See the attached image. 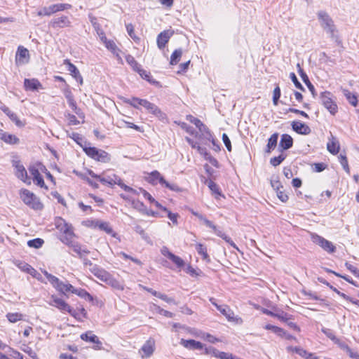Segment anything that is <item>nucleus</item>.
<instances>
[{"label":"nucleus","mask_w":359,"mask_h":359,"mask_svg":"<svg viewBox=\"0 0 359 359\" xmlns=\"http://www.w3.org/2000/svg\"><path fill=\"white\" fill-rule=\"evenodd\" d=\"M154 296L166 302L167 303L177 304V302L173 298L168 297L166 294L159 293H154Z\"/></svg>","instance_id":"nucleus-52"},{"label":"nucleus","mask_w":359,"mask_h":359,"mask_svg":"<svg viewBox=\"0 0 359 359\" xmlns=\"http://www.w3.org/2000/svg\"><path fill=\"white\" fill-rule=\"evenodd\" d=\"M83 151L89 157L94 159L96 155L97 154L98 149H97L96 147H86L83 148Z\"/></svg>","instance_id":"nucleus-51"},{"label":"nucleus","mask_w":359,"mask_h":359,"mask_svg":"<svg viewBox=\"0 0 359 359\" xmlns=\"http://www.w3.org/2000/svg\"><path fill=\"white\" fill-rule=\"evenodd\" d=\"M180 344L182 345L184 348L190 350H201L204 348L203 344L194 339H182L180 341Z\"/></svg>","instance_id":"nucleus-12"},{"label":"nucleus","mask_w":359,"mask_h":359,"mask_svg":"<svg viewBox=\"0 0 359 359\" xmlns=\"http://www.w3.org/2000/svg\"><path fill=\"white\" fill-rule=\"evenodd\" d=\"M196 250L197 252L202 256L203 260H210L209 255L207 253L206 247L204 245L201 243H197L196 245Z\"/></svg>","instance_id":"nucleus-39"},{"label":"nucleus","mask_w":359,"mask_h":359,"mask_svg":"<svg viewBox=\"0 0 359 359\" xmlns=\"http://www.w3.org/2000/svg\"><path fill=\"white\" fill-rule=\"evenodd\" d=\"M318 18L323 29L334 37L335 26L330 16L326 12L320 11L318 13Z\"/></svg>","instance_id":"nucleus-3"},{"label":"nucleus","mask_w":359,"mask_h":359,"mask_svg":"<svg viewBox=\"0 0 359 359\" xmlns=\"http://www.w3.org/2000/svg\"><path fill=\"white\" fill-rule=\"evenodd\" d=\"M299 75H300L301 78L302 79L303 81L307 86L308 88L309 89V90L311 91L312 95L313 96H315L316 95L315 88H314L313 85L310 82L307 74L301 68H299Z\"/></svg>","instance_id":"nucleus-29"},{"label":"nucleus","mask_w":359,"mask_h":359,"mask_svg":"<svg viewBox=\"0 0 359 359\" xmlns=\"http://www.w3.org/2000/svg\"><path fill=\"white\" fill-rule=\"evenodd\" d=\"M6 317L9 322L16 323L22 319V315L19 313H8Z\"/></svg>","instance_id":"nucleus-50"},{"label":"nucleus","mask_w":359,"mask_h":359,"mask_svg":"<svg viewBox=\"0 0 359 359\" xmlns=\"http://www.w3.org/2000/svg\"><path fill=\"white\" fill-rule=\"evenodd\" d=\"M29 172L31 175L33 177L34 182L40 187H46L47 189V187L45 184L44 180L41 175L39 169L34 166H30L29 168Z\"/></svg>","instance_id":"nucleus-13"},{"label":"nucleus","mask_w":359,"mask_h":359,"mask_svg":"<svg viewBox=\"0 0 359 359\" xmlns=\"http://www.w3.org/2000/svg\"><path fill=\"white\" fill-rule=\"evenodd\" d=\"M147 181L154 185L156 184L158 182L162 185L163 183H165L164 177L161 175V173L154 170L152 171L147 177Z\"/></svg>","instance_id":"nucleus-22"},{"label":"nucleus","mask_w":359,"mask_h":359,"mask_svg":"<svg viewBox=\"0 0 359 359\" xmlns=\"http://www.w3.org/2000/svg\"><path fill=\"white\" fill-rule=\"evenodd\" d=\"M71 21L65 15L53 18L49 22V27L53 29H60L71 27Z\"/></svg>","instance_id":"nucleus-8"},{"label":"nucleus","mask_w":359,"mask_h":359,"mask_svg":"<svg viewBox=\"0 0 359 359\" xmlns=\"http://www.w3.org/2000/svg\"><path fill=\"white\" fill-rule=\"evenodd\" d=\"M51 305L57 308L61 311H68L70 309V306L66 303L63 299L58 298V297H53V302L51 303Z\"/></svg>","instance_id":"nucleus-24"},{"label":"nucleus","mask_w":359,"mask_h":359,"mask_svg":"<svg viewBox=\"0 0 359 359\" xmlns=\"http://www.w3.org/2000/svg\"><path fill=\"white\" fill-rule=\"evenodd\" d=\"M136 72L139 73V74L140 75V76L142 79H146L147 81H148L149 82H151V76H150V73L149 72H148L146 70L142 69L141 67L140 69H138Z\"/></svg>","instance_id":"nucleus-60"},{"label":"nucleus","mask_w":359,"mask_h":359,"mask_svg":"<svg viewBox=\"0 0 359 359\" xmlns=\"http://www.w3.org/2000/svg\"><path fill=\"white\" fill-rule=\"evenodd\" d=\"M17 266L22 271L29 273L34 278H37L36 276L39 274L38 272L29 264L24 262H19V263L17 264Z\"/></svg>","instance_id":"nucleus-25"},{"label":"nucleus","mask_w":359,"mask_h":359,"mask_svg":"<svg viewBox=\"0 0 359 359\" xmlns=\"http://www.w3.org/2000/svg\"><path fill=\"white\" fill-rule=\"evenodd\" d=\"M101 230L104 231L106 233L111 234L113 232L111 227L107 222H100L98 225Z\"/></svg>","instance_id":"nucleus-62"},{"label":"nucleus","mask_w":359,"mask_h":359,"mask_svg":"<svg viewBox=\"0 0 359 359\" xmlns=\"http://www.w3.org/2000/svg\"><path fill=\"white\" fill-rule=\"evenodd\" d=\"M126 60L135 72L141 67L140 65H139L135 59L130 55L126 57Z\"/></svg>","instance_id":"nucleus-48"},{"label":"nucleus","mask_w":359,"mask_h":359,"mask_svg":"<svg viewBox=\"0 0 359 359\" xmlns=\"http://www.w3.org/2000/svg\"><path fill=\"white\" fill-rule=\"evenodd\" d=\"M134 230L137 233L141 236L143 240H144L148 243H151V239L149 236L147 235V233L144 231V230L140 225L135 224L134 226Z\"/></svg>","instance_id":"nucleus-41"},{"label":"nucleus","mask_w":359,"mask_h":359,"mask_svg":"<svg viewBox=\"0 0 359 359\" xmlns=\"http://www.w3.org/2000/svg\"><path fill=\"white\" fill-rule=\"evenodd\" d=\"M72 8V5L69 4H56L49 6H46L38 11L37 15L39 16H50L59 11H62Z\"/></svg>","instance_id":"nucleus-4"},{"label":"nucleus","mask_w":359,"mask_h":359,"mask_svg":"<svg viewBox=\"0 0 359 359\" xmlns=\"http://www.w3.org/2000/svg\"><path fill=\"white\" fill-rule=\"evenodd\" d=\"M114 178V174L107 175L105 173H102L100 175V182L104 185L112 187L114 185V182L113 181Z\"/></svg>","instance_id":"nucleus-32"},{"label":"nucleus","mask_w":359,"mask_h":359,"mask_svg":"<svg viewBox=\"0 0 359 359\" xmlns=\"http://www.w3.org/2000/svg\"><path fill=\"white\" fill-rule=\"evenodd\" d=\"M22 351L27 353L32 359H38L36 353L31 347L25 346Z\"/></svg>","instance_id":"nucleus-61"},{"label":"nucleus","mask_w":359,"mask_h":359,"mask_svg":"<svg viewBox=\"0 0 359 359\" xmlns=\"http://www.w3.org/2000/svg\"><path fill=\"white\" fill-rule=\"evenodd\" d=\"M20 196L22 201L29 208L35 210H41L43 205L41 203L39 198L28 189H22L20 190Z\"/></svg>","instance_id":"nucleus-1"},{"label":"nucleus","mask_w":359,"mask_h":359,"mask_svg":"<svg viewBox=\"0 0 359 359\" xmlns=\"http://www.w3.org/2000/svg\"><path fill=\"white\" fill-rule=\"evenodd\" d=\"M182 48L176 49L171 55L170 56V65H177L179 61L180 60V58L182 55Z\"/></svg>","instance_id":"nucleus-36"},{"label":"nucleus","mask_w":359,"mask_h":359,"mask_svg":"<svg viewBox=\"0 0 359 359\" xmlns=\"http://www.w3.org/2000/svg\"><path fill=\"white\" fill-rule=\"evenodd\" d=\"M292 128L297 133L301 135H309L311 131L309 126L297 121L292 123Z\"/></svg>","instance_id":"nucleus-16"},{"label":"nucleus","mask_w":359,"mask_h":359,"mask_svg":"<svg viewBox=\"0 0 359 359\" xmlns=\"http://www.w3.org/2000/svg\"><path fill=\"white\" fill-rule=\"evenodd\" d=\"M197 150L201 155L203 156L206 159L209 158L210 162L213 165L216 166V164L217 163V160L211 157L210 154L207 151L206 148L201 146H197Z\"/></svg>","instance_id":"nucleus-35"},{"label":"nucleus","mask_w":359,"mask_h":359,"mask_svg":"<svg viewBox=\"0 0 359 359\" xmlns=\"http://www.w3.org/2000/svg\"><path fill=\"white\" fill-rule=\"evenodd\" d=\"M29 57L28 50L22 46H19L15 56L16 62L20 65L25 64L28 62Z\"/></svg>","instance_id":"nucleus-15"},{"label":"nucleus","mask_w":359,"mask_h":359,"mask_svg":"<svg viewBox=\"0 0 359 359\" xmlns=\"http://www.w3.org/2000/svg\"><path fill=\"white\" fill-rule=\"evenodd\" d=\"M343 94L351 105L354 107L357 106L358 99L355 94L351 93L346 89H343Z\"/></svg>","instance_id":"nucleus-34"},{"label":"nucleus","mask_w":359,"mask_h":359,"mask_svg":"<svg viewBox=\"0 0 359 359\" xmlns=\"http://www.w3.org/2000/svg\"><path fill=\"white\" fill-rule=\"evenodd\" d=\"M169 259L171 260L179 269H182L185 265L184 261L181 257L174 255L173 253L169 257Z\"/></svg>","instance_id":"nucleus-44"},{"label":"nucleus","mask_w":359,"mask_h":359,"mask_svg":"<svg viewBox=\"0 0 359 359\" xmlns=\"http://www.w3.org/2000/svg\"><path fill=\"white\" fill-rule=\"evenodd\" d=\"M290 78L291 79L292 81L293 82L295 87L299 90H304V88L302 85V83L299 81L298 79L297 78L294 72H291L290 74Z\"/></svg>","instance_id":"nucleus-54"},{"label":"nucleus","mask_w":359,"mask_h":359,"mask_svg":"<svg viewBox=\"0 0 359 359\" xmlns=\"http://www.w3.org/2000/svg\"><path fill=\"white\" fill-rule=\"evenodd\" d=\"M13 166L15 167L16 177L23 181L25 183L30 184V181H28L27 172L24 165L20 163V161H13Z\"/></svg>","instance_id":"nucleus-9"},{"label":"nucleus","mask_w":359,"mask_h":359,"mask_svg":"<svg viewBox=\"0 0 359 359\" xmlns=\"http://www.w3.org/2000/svg\"><path fill=\"white\" fill-rule=\"evenodd\" d=\"M200 220L202 221L206 226L212 229L219 237L222 238L223 240H224L226 243H229L233 248H237L235 243L231 239V238L227 236L222 231L219 230L211 221L208 220L204 216H203L202 219H201Z\"/></svg>","instance_id":"nucleus-7"},{"label":"nucleus","mask_w":359,"mask_h":359,"mask_svg":"<svg viewBox=\"0 0 359 359\" xmlns=\"http://www.w3.org/2000/svg\"><path fill=\"white\" fill-rule=\"evenodd\" d=\"M271 185L275 189V185L272 183L271 181ZM283 187L281 186L280 188L279 187H276V193L277 197L282 201V202H286L288 200V196L284 192V191L282 190Z\"/></svg>","instance_id":"nucleus-40"},{"label":"nucleus","mask_w":359,"mask_h":359,"mask_svg":"<svg viewBox=\"0 0 359 359\" xmlns=\"http://www.w3.org/2000/svg\"><path fill=\"white\" fill-rule=\"evenodd\" d=\"M271 316L276 317L278 320L285 323L287 322L292 317L291 315L280 310H276L273 307L272 308L271 306Z\"/></svg>","instance_id":"nucleus-23"},{"label":"nucleus","mask_w":359,"mask_h":359,"mask_svg":"<svg viewBox=\"0 0 359 359\" xmlns=\"http://www.w3.org/2000/svg\"><path fill=\"white\" fill-rule=\"evenodd\" d=\"M43 243L44 241L43 239L37 238L28 241L27 245L30 248L38 249L43 245Z\"/></svg>","instance_id":"nucleus-46"},{"label":"nucleus","mask_w":359,"mask_h":359,"mask_svg":"<svg viewBox=\"0 0 359 359\" xmlns=\"http://www.w3.org/2000/svg\"><path fill=\"white\" fill-rule=\"evenodd\" d=\"M217 309L226 316L229 320L233 319V313L227 305L217 306Z\"/></svg>","instance_id":"nucleus-31"},{"label":"nucleus","mask_w":359,"mask_h":359,"mask_svg":"<svg viewBox=\"0 0 359 359\" xmlns=\"http://www.w3.org/2000/svg\"><path fill=\"white\" fill-rule=\"evenodd\" d=\"M286 155L281 154L277 157L272 158H271V164L274 166L278 165L283 161Z\"/></svg>","instance_id":"nucleus-57"},{"label":"nucleus","mask_w":359,"mask_h":359,"mask_svg":"<svg viewBox=\"0 0 359 359\" xmlns=\"http://www.w3.org/2000/svg\"><path fill=\"white\" fill-rule=\"evenodd\" d=\"M208 186L209 189L211 190V191L213 194L217 195L215 196L216 198H218L217 196H223L224 197V196L222 194V193L220 191L219 186L216 183H215L213 181L210 180L208 182Z\"/></svg>","instance_id":"nucleus-43"},{"label":"nucleus","mask_w":359,"mask_h":359,"mask_svg":"<svg viewBox=\"0 0 359 359\" xmlns=\"http://www.w3.org/2000/svg\"><path fill=\"white\" fill-rule=\"evenodd\" d=\"M65 64L67 65L68 66V71L70 72L71 75L80 83V84L83 83V78L77 69V67L70 62L69 60H65Z\"/></svg>","instance_id":"nucleus-19"},{"label":"nucleus","mask_w":359,"mask_h":359,"mask_svg":"<svg viewBox=\"0 0 359 359\" xmlns=\"http://www.w3.org/2000/svg\"><path fill=\"white\" fill-rule=\"evenodd\" d=\"M148 111L161 118H164L165 114L161 111V110L154 104L151 103L148 108Z\"/></svg>","instance_id":"nucleus-38"},{"label":"nucleus","mask_w":359,"mask_h":359,"mask_svg":"<svg viewBox=\"0 0 359 359\" xmlns=\"http://www.w3.org/2000/svg\"><path fill=\"white\" fill-rule=\"evenodd\" d=\"M154 306L155 307L156 311L161 315H163L167 318H172L174 316V314L172 313L164 310L163 309H161L160 306L156 304H154Z\"/></svg>","instance_id":"nucleus-56"},{"label":"nucleus","mask_w":359,"mask_h":359,"mask_svg":"<svg viewBox=\"0 0 359 359\" xmlns=\"http://www.w3.org/2000/svg\"><path fill=\"white\" fill-rule=\"evenodd\" d=\"M162 186H164L166 188H168L172 191H177V192L181 191V189L177 184H170L165 180V183H163Z\"/></svg>","instance_id":"nucleus-63"},{"label":"nucleus","mask_w":359,"mask_h":359,"mask_svg":"<svg viewBox=\"0 0 359 359\" xmlns=\"http://www.w3.org/2000/svg\"><path fill=\"white\" fill-rule=\"evenodd\" d=\"M91 273L101 281L105 283L110 273L99 266H93Z\"/></svg>","instance_id":"nucleus-20"},{"label":"nucleus","mask_w":359,"mask_h":359,"mask_svg":"<svg viewBox=\"0 0 359 359\" xmlns=\"http://www.w3.org/2000/svg\"><path fill=\"white\" fill-rule=\"evenodd\" d=\"M113 181L114 182V185L115 184L118 185L119 187H121L126 191L133 192V193L135 191L133 188H131V187L126 185L125 184H123L122 182L121 179L119 177H118L116 175H115V174H114V178L113 179Z\"/></svg>","instance_id":"nucleus-42"},{"label":"nucleus","mask_w":359,"mask_h":359,"mask_svg":"<svg viewBox=\"0 0 359 359\" xmlns=\"http://www.w3.org/2000/svg\"><path fill=\"white\" fill-rule=\"evenodd\" d=\"M105 46L111 52L116 55V56H118V52L120 51L119 49L117 48L116 43L113 41H105Z\"/></svg>","instance_id":"nucleus-45"},{"label":"nucleus","mask_w":359,"mask_h":359,"mask_svg":"<svg viewBox=\"0 0 359 359\" xmlns=\"http://www.w3.org/2000/svg\"><path fill=\"white\" fill-rule=\"evenodd\" d=\"M72 293L76 294H77L78 296H79V297H81L82 298L88 299L90 301L93 300L92 296L87 291H86L83 289H81V288H80V289H75L74 288V290H72Z\"/></svg>","instance_id":"nucleus-47"},{"label":"nucleus","mask_w":359,"mask_h":359,"mask_svg":"<svg viewBox=\"0 0 359 359\" xmlns=\"http://www.w3.org/2000/svg\"><path fill=\"white\" fill-rule=\"evenodd\" d=\"M172 34L173 32L170 30H165L161 32L156 40L158 48L161 50L163 49Z\"/></svg>","instance_id":"nucleus-11"},{"label":"nucleus","mask_w":359,"mask_h":359,"mask_svg":"<svg viewBox=\"0 0 359 359\" xmlns=\"http://www.w3.org/2000/svg\"><path fill=\"white\" fill-rule=\"evenodd\" d=\"M69 248H72L75 253H76L79 258H83L84 255H87L90 253L89 250H88L86 248H82L81 245L76 241Z\"/></svg>","instance_id":"nucleus-26"},{"label":"nucleus","mask_w":359,"mask_h":359,"mask_svg":"<svg viewBox=\"0 0 359 359\" xmlns=\"http://www.w3.org/2000/svg\"><path fill=\"white\" fill-rule=\"evenodd\" d=\"M318 280L324 284V285H326L327 286H328L332 290H333L334 292H335L338 295H339L340 297H341L343 299H348V296L346 295V294L343 293V292H341L340 291H339L336 287H333L332 285H331L325 279H324L322 277H318Z\"/></svg>","instance_id":"nucleus-37"},{"label":"nucleus","mask_w":359,"mask_h":359,"mask_svg":"<svg viewBox=\"0 0 359 359\" xmlns=\"http://www.w3.org/2000/svg\"><path fill=\"white\" fill-rule=\"evenodd\" d=\"M126 30L128 35L135 41H139L140 39L135 35L134 27L132 24L126 25Z\"/></svg>","instance_id":"nucleus-58"},{"label":"nucleus","mask_w":359,"mask_h":359,"mask_svg":"<svg viewBox=\"0 0 359 359\" xmlns=\"http://www.w3.org/2000/svg\"><path fill=\"white\" fill-rule=\"evenodd\" d=\"M340 159V163L342 165L344 170L348 173H350V168L348 164V160L347 158L345 156H343L342 154H340L339 156Z\"/></svg>","instance_id":"nucleus-55"},{"label":"nucleus","mask_w":359,"mask_h":359,"mask_svg":"<svg viewBox=\"0 0 359 359\" xmlns=\"http://www.w3.org/2000/svg\"><path fill=\"white\" fill-rule=\"evenodd\" d=\"M0 140L8 144H18L20 142V140L18 137L14 135L9 134L4 132L3 130H0Z\"/></svg>","instance_id":"nucleus-18"},{"label":"nucleus","mask_w":359,"mask_h":359,"mask_svg":"<svg viewBox=\"0 0 359 359\" xmlns=\"http://www.w3.org/2000/svg\"><path fill=\"white\" fill-rule=\"evenodd\" d=\"M43 273L51 283V285L59 292L65 294L67 292H71L74 290V287L69 283H65L59 280L56 276L49 273L46 271H43Z\"/></svg>","instance_id":"nucleus-2"},{"label":"nucleus","mask_w":359,"mask_h":359,"mask_svg":"<svg viewBox=\"0 0 359 359\" xmlns=\"http://www.w3.org/2000/svg\"><path fill=\"white\" fill-rule=\"evenodd\" d=\"M345 266L355 276L359 277V269L348 262H346Z\"/></svg>","instance_id":"nucleus-64"},{"label":"nucleus","mask_w":359,"mask_h":359,"mask_svg":"<svg viewBox=\"0 0 359 359\" xmlns=\"http://www.w3.org/2000/svg\"><path fill=\"white\" fill-rule=\"evenodd\" d=\"M105 283L116 290H123L124 289L123 284L114 278L111 274L107 279Z\"/></svg>","instance_id":"nucleus-30"},{"label":"nucleus","mask_w":359,"mask_h":359,"mask_svg":"<svg viewBox=\"0 0 359 359\" xmlns=\"http://www.w3.org/2000/svg\"><path fill=\"white\" fill-rule=\"evenodd\" d=\"M271 332L275 333L278 336L284 338L285 335L286 334V331H285L283 328H280L279 327L271 325Z\"/></svg>","instance_id":"nucleus-53"},{"label":"nucleus","mask_w":359,"mask_h":359,"mask_svg":"<svg viewBox=\"0 0 359 359\" xmlns=\"http://www.w3.org/2000/svg\"><path fill=\"white\" fill-rule=\"evenodd\" d=\"M293 145V139L288 134H283L280 137L278 148L280 151L290 149Z\"/></svg>","instance_id":"nucleus-14"},{"label":"nucleus","mask_w":359,"mask_h":359,"mask_svg":"<svg viewBox=\"0 0 359 359\" xmlns=\"http://www.w3.org/2000/svg\"><path fill=\"white\" fill-rule=\"evenodd\" d=\"M154 339L151 338L149 339L141 348V351L144 353V355H142V357H150L154 351Z\"/></svg>","instance_id":"nucleus-17"},{"label":"nucleus","mask_w":359,"mask_h":359,"mask_svg":"<svg viewBox=\"0 0 359 359\" xmlns=\"http://www.w3.org/2000/svg\"><path fill=\"white\" fill-rule=\"evenodd\" d=\"M287 112H292V113H294V114H299L305 118H309V115L304 112V111H301V110H299L297 109H294V108H288V109H286L285 110V112L284 114H287Z\"/></svg>","instance_id":"nucleus-59"},{"label":"nucleus","mask_w":359,"mask_h":359,"mask_svg":"<svg viewBox=\"0 0 359 359\" xmlns=\"http://www.w3.org/2000/svg\"><path fill=\"white\" fill-rule=\"evenodd\" d=\"M109 154L104 150L98 149L97 154L95 157L94 160L100 161L102 163H107L110 161Z\"/></svg>","instance_id":"nucleus-33"},{"label":"nucleus","mask_w":359,"mask_h":359,"mask_svg":"<svg viewBox=\"0 0 359 359\" xmlns=\"http://www.w3.org/2000/svg\"><path fill=\"white\" fill-rule=\"evenodd\" d=\"M327 148L331 154H336L339 152V146L334 141H332L327 143Z\"/></svg>","instance_id":"nucleus-49"},{"label":"nucleus","mask_w":359,"mask_h":359,"mask_svg":"<svg viewBox=\"0 0 359 359\" xmlns=\"http://www.w3.org/2000/svg\"><path fill=\"white\" fill-rule=\"evenodd\" d=\"M81 339L86 341L92 342L93 344H100V339L97 336L94 334L92 331L83 333L80 336Z\"/></svg>","instance_id":"nucleus-28"},{"label":"nucleus","mask_w":359,"mask_h":359,"mask_svg":"<svg viewBox=\"0 0 359 359\" xmlns=\"http://www.w3.org/2000/svg\"><path fill=\"white\" fill-rule=\"evenodd\" d=\"M24 85L26 89L31 90H36L39 87H41L40 82L37 79H25Z\"/></svg>","instance_id":"nucleus-27"},{"label":"nucleus","mask_w":359,"mask_h":359,"mask_svg":"<svg viewBox=\"0 0 359 359\" xmlns=\"http://www.w3.org/2000/svg\"><path fill=\"white\" fill-rule=\"evenodd\" d=\"M322 104L330 111L332 115L337 112V105L332 99V95L330 92L325 91L321 93L320 96Z\"/></svg>","instance_id":"nucleus-5"},{"label":"nucleus","mask_w":359,"mask_h":359,"mask_svg":"<svg viewBox=\"0 0 359 359\" xmlns=\"http://www.w3.org/2000/svg\"><path fill=\"white\" fill-rule=\"evenodd\" d=\"M55 225L56 228L62 232L64 236L68 235L69 236H74L72 226L67 223L62 218H58Z\"/></svg>","instance_id":"nucleus-10"},{"label":"nucleus","mask_w":359,"mask_h":359,"mask_svg":"<svg viewBox=\"0 0 359 359\" xmlns=\"http://www.w3.org/2000/svg\"><path fill=\"white\" fill-rule=\"evenodd\" d=\"M312 241L314 243L320 246L325 251L329 253H333L336 250L335 246L332 244V242L326 240L323 237L313 234L312 235Z\"/></svg>","instance_id":"nucleus-6"},{"label":"nucleus","mask_w":359,"mask_h":359,"mask_svg":"<svg viewBox=\"0 0 359 359\" xmlns=\"http://www.w3.org/2000/svg\"><path fill=\"white\" fill-rule=\"evenodd\" d=\"M1 111L5 113L10 119L15 123V125L18 127L24 126V123L18 118L17 114L13 112L8 107L2 106L1 107Z\"/></svg>","instance_id":"nucleus-21"}]
</instances>
